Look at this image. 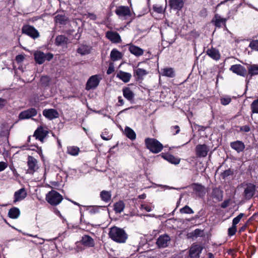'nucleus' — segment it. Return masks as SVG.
Listing matches in <instances>:
<instances>
[{
  "instance_id": "f257e3e1",
  "label": "nucleus",
  "mask_w": 258,
  "mask_h": 258,
  "mask_svg": "<svg viewBox=\"0 0 258 258\" xmlns=\"http://www.w3.org/2000/svg\"><path fill=\"white\" fill-rule=\"evenodd\" d=\"M108 235L111 239L119 243H125L128 238V235L125 231L115 226L109 229Z\"/></svg>"
},
{
  "instance_id": "f03ea898",
  "label": "nucleus",
  "mask_w": 258,
  "mask_h": 258,
  "mask_svg": "<svg viewBox=\"0 0 258 258\" xmlns=\"http://www.w3.org/2000/svg\"><path fill=\"white\" fill-rule=\"evenodd\" d=\"M145 147L153 154H158L161 152L164 146L155 138H146L144 141Z\"/></svg>"
},
{
  "instance_id": "7ed1b4c3",
  "label": "nucleus",
  "mask_w": 258,
  "mask_h": 258,
  "mask_svg": "<svg viewBox=\"0 0 258 258\" xmlns=\"http://www.w3.org/2000/svg\"><path fill=\"white\" fill-rule=\"evenodd\" d=\"M63 200L62 196L57 191L51 190L46 195V201L51 206H56Z\"/></svg>"
},
{
  "instance_id": "20e7f679",
  "label": "nucleus",
  "mask_w": 258,
  "mask_h": 258,
  "mask_svg": "<svg viewBox=\"0 0 258 258\" xmlns=\"http://www.w3.org/2000/svg\"><path fill=\"white\" fill-rule=\"evenodd\" d=\"M22 33L35 39L39 37L38 30L33 26L25 24L22 28Z\"/></svg>"
},
{
  "instance_id": "39448f33",
  "label": "nucleus",
  "mask_w": 258,
  "mask_h": 258,
  "mask_svg": "<svg viewBox=\"0 0 258 258\" xmlns=\"http://www.w3.org/2000/svg\"><path fill=\"white\" fill-rule=\"evenodd\" d=\"M243 197L246 200H249L254 196L256 191V185L252 183H247L245 184Z\"/></svg>"
},
{
  "instance_id": "423d86ee",
  "label": "nucleus",
  "mask_w": 258,
  "mask_h": 258,
  "mask_svg": "<svg viewBox=\"0 0 258 258\" xmlns=\"http://www.w3.org/2000/svg\"><path fill=\"white\" fill-rule=\"evenodd\" d=\"M140 63L139 62L137 67H133V76L136 81L140 83L143 81L144 77L148 74L146 70L138 67Z\"/></svg>"
},
{
  "instance_id": "0eeeda50",
  "label": "nucleus",
  "mask_w": 258,
  "mask_h": 258,
  "mask_svg": "<svg viewBox=\"0 0 258 258\" xmlns=\"http://www.w3.org/2000/svg\"><path fill=\"white\" fill-rule=\"evenodd\" d=\"M27 164L28 167L27 170V173L33 174L39 168L37 160L32 156H28Z\"/></svg>"
},
{
  "instance_id": "6e6552de",
  "label": "nucleus",
  "mask_w": 258,
  "mask_h": 258,
  "mask_svg": "<svg viewBox=\"0 0 258 258\" xmlns=\"http://www.w3.org/2000/svg\"><path fill=\"white\" fill-rule=\"evenodd\" d=\"M101 78L95 75L90 77L88 80L86 85V90L87 91L95 89L100 83Z\"/></svg>"
},
{
  "instance_id": "1a4fd4ad",
  "label": "nucleus",
  "mask_w": 258,
  "mask_h": 258,
  "mask_svg": "<svg viewBox=\"0 0 258 258\" xmlns=\"http://www.w3.org/2000/svg\"><path fill=\"white\" fill-rule=\"evenodd\" d=\"M48 133L49 132L47 130L44 129L43 126H40L35 131L33 137H35L36 140L43 143L44 139L47 136Z\"/></svg>"
},
{
  "instance_id": "9d476101",
  "label": "nucleus",
  "mask_w": 258,
  "mask_h": 258,
  "mask_svg": "<svg viewBox=\"0 0 258 258\" xmlns=\"http://www.w3.org/2000/svg\"><path fill=\"white\" fill-rule=\"evenodd\" d=\"M195 151L198 157H205L209 151V148L206 144H199L196 147Z\"/></svg>"
},
{
  "instance_id": "9b49d317",
  "label": "nucleus",
  "mask_w": 258,
  "mask_h": 258,
  "mask_svg": "<svg viewBox=\"0 0 258 258\" xmlns=\"http://www.w3.org/2000/svg\"><path fill=\"white\" fill-rule=\"evenodd\" d=\"M37 114L36 109L34 108H30L20 112L19 115L20 119H29L31 117L35 116Z\"/></svg>"
},
{
  "instance_id": "f8f14e48",
  "label": "nucleus",
  "mask_w": 258,
  "mask_h": 258,
  "mask_svg": "<svg viewBox=\"0 0 258 258\" xmlns=\"http://www.w3.org/2000/svg\"><path fill=\"white\" fill-rule=\"evenodd\" d=\"M229 18V17L226 18H221L219 15L216 14L212 19L211 22L218 28H221L222 26L226 27V22Z\"/></svg>"
},
{
  "instance_id": "ddd939ff",
  "label": "nucleus",
  "mask_w": 258,
  "mask_h": 258,
  "mask_svg": "<svg viewBox=\"0 0 258 258\" xmlns=\"http://www.w3.org/2000/svg\"><path fill=\"white\" fill-rule=\"evenodd\" d=\"M230 70L237 75L242 77H245L247 74L246 69L240 64L231 66Z\"/></svg>"
},
{
  "instance_id": "4468645a",
  "label": "nucleus",
  "mask_w": 258,
  "mask_h": 258,
  "mask_svg": "<svg viewBox=\"0 0 258 258\" xmlns=\"http://www.w3.org/2000/svg\"><path fill=\"white\" fill-rule=\"evenodd\" d=\"M168 5L170 9L174 11H180L184 5V0H169Z\"/></svg>"
},
{
  "instance_id": "2eb2a0df",
  "label": "nucleus",
  "mask_w": 258,
  "mask_h": 258,
  "mask_svg": "<svg viewBox=\"0 0 258 258\" xmlns=\"http://www.w3.org/2000/svg\"><path fill=\"white\" fill-rule=\"evenodd\" d=\"M106 37L112 43H118L121 42L119 34L116 31H108L106 33Z\"/></svg>"
},
{
  "instance_id": "dca6fc26",
  "label": "nucleus",
  "mask_w": 258,
  "mask_h": 258,
  "mask_svg": "<svg viewBox=\"0 0 258 258\" xmlns=\"http://www.w3.org/2000/svg\"><path fill=\"white\" fill-rule=\"evenodd\" d=\"M206 54L212 59L218 61L221 58V54L219 50L215 47H211L206 51Z\"/></svg>"
},
{
  "instance_id": "f3484780",
  "label": "nucleus",
  "mask_w": 258,
  "mask_h": 258,
  "mask_svg": "<svg viewBox=\"0 0 258 258\" xmlns=\"http://www.w3.org/2000/svg\"><path fill=\"white\" fill-rule=\"evenodd\" d=\"M43 115L47 119L52 120L59 117L58 111L55 109H45L42 112Z\"/></svg>"
},
{
  "instance_id": "a211bd4d",
  "label": "nucleus",
  "mask_w": 258,
  "mask_h": 258,
  "mask_svg": "<svg viewBox=\"0 0 258 258\" xmlns=\"http://www.w3.org/2000/svg\"><path fill=\"white\" fill-rule=\"evenodd\" d=\"M80 243L83 246L87 247H93L95 246L94 239L88 235H84L82 237Z\"/></svg>"
},
{
  "instance_id": "6ab92c4d",
  "label": "nucleus",
  "mask_w": 258,
  "mask_h": 258,
  "mask_svg": "<svg viewBox=\"0 0 258 258\" xmlns=\"http://www.w3.org/2000/svg\"><path fill=\"white\" fill-rule=\"evenodd\" d=\"M159 156H161L164 160L167 161L171 164L177 165L180 163V159L177 157H175L173 155L169 153H162Z\"/></svg>"
},
{
  "instance_id": "aec40b11",
  "label": "nucleus",
  "mask_w": 258,
  "mask_h": 258,
  "mask_svg": "<svg viewBox=\"0 0 258 258\" xmlns=\"http://www.w3.org/2000/svg\"><path fill=\"white\" fill-rule=\"evenodd\" d=\"M27 195V193L25 188H22L14 193V203H16L17 202H19L23 200Z\"/></svg>"
},
{
  "instance_id": "412c9836",
  "label": "nucleus",
  "mask_w": 258,
  "mask_h": 258,
  "mask_svg": "<svg viewBox=\"0 0 258 258\" xmlns=\"http://www.w3.org/2000/svg\"><path fill=\"white\" fill-rule=\"evenodd\" d=\"M116 14L119 16H131V10L127 6H119L115 11Z\"/></svg>"
},
{
  "instance_id": "4be33fe9",
  "label": "nucleus",
  "mask_w": 258,
  "mask_h": 258,
  "mask_svg": "<svg viewBox=\"0 0 258 258\" xmlns=\"http://www.w3.org/2000/svg\"><path fill=\"white\" fill-rule=\"evenodd\" d=\"M230 146L232 149L238 153L243 152L245 147L244 143L239 140L231 142Z\"/></svg>"
},
{
  "instance_id": "5701e85b",
  "label": "nucleus",
  "mask_w": 258,
  "mask_h": 258,
  "mask_svg": "<svg viewBox=\"0 0 258 258\" xmlns=\"http://www.w3.org/2000/svg\"><path fill=\"white\" fill-rule=\"evenodd\" d=\"M170 240L169 235L164 234L160 235L157 240L156 244L159 247L164 248L168 246L167 242Z\"/></svg>"
},
{
  "instance_id": "b1692460",
  "label": "nucleus",
  "mask_w": 258,
  "mask_h": 258,
  "mask_svg": "<svg viewBox=\"0 0 258 258\" xmlns=\"http://www.w3.org/2000/svg\"><path fill=\"white\" fill-rule=\"evenodd\" d=\"M202 250L203 247L200 245L192 246L189 250V255L191 258H199Z\"/></svg>"
},
{
  "instance_id": "393cba45",
  "label": "nucleus",
  "mask_w": 258,
  "mask_h": 258,
  "mask_svg": "<svg viewBox=\"0 0 258 258\" xmlns=\"http://www.w3.org/2000/svg\"><path fill=\"white\" fill-rule=\"evenodd\" d=\"M127 45L128 46L129 51L136 56H140L143 54L144 50L139 46L134 45L132 43L128 44Z\"/></svg>"
},
{
  "instance_id": "a878e982",
  "label": "nucleus",
  "mask_w": 258,
  "mask_h": 258,
  "mask_svg": "<svg viewBox=\"0 0 258 258\" xmlns=\"http://www.w3.org/2000/svg\"><path fill=\"white\" fill-rule=\"evenodd\" d=\"M122 93L123 97L129 101L132 102L134 100L135 94L130 88L127 87H123L122 88Z\"/></svg>"
},
{
  "instance_id": "bb28decb",
  "label": "nucleus",
  "mask_w": 258,
  "mask_h": 258,
  "mask_svg": "<svg viewBox=\"0 0 258 258\" xmlns=\"http://www.w3.org/2000/svg\"><path fill=\"white\" fill-rule=\"evenodd\" d=\"M68 38L63 35H59L56 37L55 44L56 46H63L67 45L68 43Z\"/></svg>"
},
{
  "instance_id": "cd10ccee",
  "label": "nucleus",
  "mask_w": 258,
  "mask_h": 258,
  "mask_svg": "<svg viewBox=\"0 0 258 258\" xmlns=\"http://www.w3.org/2000/svg\"><path fill=\"white\" fill-rule=\"evenodd\" d=\"M55 22L60 25H65L68 21L69 18L65 15L62 14H58L54 17Z\"/></svg>"
},
{
  "instance_id": "c85d7f7f",
  "label": "nucleus",
  "mask_w": 258,
  "mask_h": 258,
  "mask_svg": "<svg viewBox=\"0 0 258 258\" xmlns=\"http://www.w3.org/2000/svg\"><path fill=\"white\" fill-rule=\"evenodd\" d=\"M212 197L218 202L222 201L223 197V191L218 188L213 189Z\"/></svg>"
},
{
  "instance_id": "c756f323",
  "label": "nucleus",
  "mask_w": 258,
  "mask_h": 258,
  "mask_svg": "<svg viewBox=\"0 0 258 258\" xmlns=\"http://www.w3.org/2000/svg\"><path fill=\"white\" fill-rule=\"evenodd\" d=\"M117 77L122 80L124 83H127L130 81L132 75L129 73L120 71L117 74Z\"/></svg>"
},
{
  "instance_id": "7c9ffc66",
  "label": "nucleus",
  "mask_w": 258,
  "mask_h": 258,
  "mask_svg": "<svg viewBox=\"0 0 258 258\" xmlns=\"http://www.w3.org/2000/svg\"><path fill=\"white\" fill-rule=\"evenodd\" d=\"M162 75L169 78H174L175 76V72L172 68H166L161 70Z\"/></svg>"
},
{
  "instance_id": "2f4dec72",
  "label": "nucleus",
  "mask_w": 258,
  "mask_h": 258,
  "mask_svg": "<svg viewBox=\"0 0 258 258\" xmlns=\"http://www.w3.org/2000/svg\"><path fill=\"white\" fill-rule=\"evenodd\" d=\"M20 215V211L17 207H13L9 210L8 216L11 219H17Z\"/></svg>"
},
{
  "instance_id": "473e14b6",
  "label": "nucleus",
  "mask_w": 258,
  "mask_h": 258,
  "mask_svg": "<svg viewBox=\"0 0 258 258\" xmlns=\"http://www.w3.org/2000/svg\"><path fill=\"white\" fill-rule=\"evenodd\" d=\"M124 133L125 136L132 141H134L136 139V133L129 126L125 127Z\"/></svg>"
},
{
  "instance_id": "72a5a7b5",
  "label": "nucleus",
  "mask_w": 258,
  "mask_h": 258,
  "mask_svg": "<svg viewBox=\"0 0 258 258\" xmlns=\"http://www.w3.org/2000/svg\"><path fill=\"white\" fill-rule=\"evenodd\" d=\"M122 57V54L121 52L117 50L116 49H113L110 53V58L113 61H116L121 59Z\"/></svg>"
},
{
  "instance_id": "f704fd0d",
  "label": "nucleus",
  "mask_w": 258,
  "mask_h": 258,
  "mask_svg": "<svg viewBox=\"0 0 258 258\" xmlns=\"http://www.w3.org/2000/svg\"><path fill=\"white\" fill-rule=\"evenodd\" d=\"M77 53L85 55L88 54L91 52V47L87 45H82L77 49Z\"/></svg>"
},
{
  "instance_id": "c9c22d12",
  "label": "nucleus",
  "mask_w": 258,
  "mask_h": 258,
  "mask_svg": "<svg viewBox=\"0 0 258 258\" xmlns=\"http://www.w3.org/2000/svg\"><path fill=\"white\" fill-rule=\"evenodd\" d=\"M125 207V204L122 201H119L114 204L113 210L115 213H120L122 212Z\"/></svg>"
},
{
  "instance_id": "e433bc0d",
  "label": "nucleus",
  "mask_w": 258,
  "mask_h": 258,
  "mask_svg": "<svg viewBox=\"0 0 258 258\" xmlns=\"http://www.w3.org/2000/svg\"><path fill=\"white\" fill-rule=\"evenodd\" d=\"M50 81V77L47 75L42 76L40 79L41 86L44 88L48 87L49 86Z\"/></svg>"
},
{
  "instance_id": "4c0bfd02",
  "label": "nucleus",
  "mask_w": 258,
  "mask_h": 258,
  "mask_svg": "<svg viewBox=\"0 0 258 258\" xmlns=\"http://www.w3.org/2000/svg\"><path fill=\"white\" fill-rule=\"evenodd\" d=\"M34 58L36 62L39 64H42L45 61L44 53L39 51L34 54Z\"/></svg>"
},
{
  "instance_id": "58836bf2",
  "label": "nucleus",
  "mask_w": 258,
  "mask_h": 258,
  "mask_svg": "<svg viewBox=\"0 0 258 258\" xmlns=\"http://www.w3.org/2000/svg\"><path fill=\"white\" fill-rule=\"evenodd\" d=\"M100 195L101 200L106 203H108L111 200V195L110 191L102 190L101 191Z\"/></svg>"
},
{
  "instance_id": "ea45409f",
  "label": "nucleus",
  "mask_w": 258,
  "mask_h": 258,
  "mask_svg": "<svg viewBox=\"0 0 258 258\" xmlns=\"http://www.w3.org/2000/svg\"><path fill=\"white\" fill-rule=\"evenodd\" d=\"M192 189L199 196L204 192V186L200 184L194 183L192 185Z\"/></svg>"
},
{
  "instance_id": "a19ab883",
  "label": "nucleus",
  "mask_w": 258,
  "mask_h": 258,
  "mask_svg": "<svg viewBox=\"0 0 258 258\" xmlns=\"http://www.w3.org/2000/svg\"><path fill=\"white\" fill-rule=\"evenodd\" d=\"M80 152V148L77 146H70L67 148V153L72 156L78 155Z\"/></svg>"
},
{
  "instance_id": "79ce46f5",
  "label": "nucleus",
  "mask_w": 258,
  "mask_h": 258,
  "mask_svg": "<svg viewBox=\"0 0 258 258\" xmlns=\"http://www.w3.org/2000/svg\"><path fill=\"white\" fill-rule=\"evenodd\" d=\"M248 74L252 77L258 75V66L251 64L248 68Z\"/></svg>"
},
{
  "instance_id": "37998d69",
  "label": "nucleus",
  "mask_w": 258,
  "mask_h": 258,
  "mask_svg": "<svg viewBox=\"0 0 258 258\" xmlns=\"http://www.w3.org/2000/svg\"><path fill=\"white\" fill-rule=\"evenodd\" d=\"M203 233V230H202L200 229H196L192 232L189 233L188 234V235H189V237L190 238H194V237L197 238L199 236H202Z\"/></svg>"
},
{
  "instance_id": "c03bdc74",
  "label": "nucleus",
  "mask_w": 258,
  "mask_h": 258,
  "mask_svg": "<svg viewBox=\"0 0 258 258\" xmlns=\"http://www.w3.org/2000/svg\"><path fill=\"white\" fill-rule=\"evenodd\" d=\"M250 108L253 113H258V98L253 100L250 104Z\"/></svg>"
},
{
  "instance_id": "a18cd8bd",
  "label": "nucleus",
  "mask_w": 258,
  "mask_h": 258,
  "mask_svg": "<svg viewBox=\"0 0 258 258\" xmlns=\"http://www.w3.org/2000/svg\"><path fill=\"white\" fill-rule=\"evenodd\" d=\"M234 174L233 170L230 168L224 171L220 174L221 177L223 179H225L228 176L232 175Z\"/></svg>"
},
{
  "instance_id": "49530a36",
  "label": "nucleus",
  "mask_w": 258,
  "mask_h": 258,
  "mask_svg": "<svg viewBox=\"0 0 258 258\" xmlns=\"http://www.w3.org/2000/svg\"><path fill=\"white\" fill-rule=\"evenodd\" d=\"M237 232V226L232 224V226L228 229V236L231 237L234 235Z\"/></svg>"
},
{
  "instance_id": "de8ad7c7",
  "label": "nucleus",
  "mask_w": 258,
  "mask_h": 258,
  "mask_svg": "<svg viewBox=\"0 0 258 258\" xmlns=\"http://www.w3.org/2000/svg\"><path fill=\"white\" fill-rule=\"evenodd\" d=\"M249 47L252 50L258 51V40H252L249 44Z\"/></svg>"
},
{
  "instance_id": "09e8293b",
  "label": "nucleus",
  "mask_w": 258,
  "mask_h": 258,
  "mask_svg": "<svg viewBox=\"0 0 258 258\" xmlns=\"http://www.w3.org/2000/svg\"><path fill=\"white\" fill-rule=\"evenodd\" d=\"M153 9L154 12L158 14L163 13L165 10V9H163V7L159 5H154L153 6Z\"/></svg>"
},
{
  "instance_id": "8fccbe9b",
  "label": "nucleus",
  "mask_w": 258,
  "mask_h": 258,
  "mask_svg": "<svg viewBox=\"0 0 258 258\" xmlns=\"http://www.w3.org/2000/svg\"><path fill=\"white\" fill-rule=\"evenodd\" d=\"M180 212L181 213L184 214H192L194 213V211L188 206L186 205L182 208L180 209Z\"/></svg>"
},
{
  "instance_id": "3c124183",
  "label": "nucleus",
  "mask_w": 258,
  "mask_h": 258,
  "mask_svg": "<svg viewBox=\"0 0 258 258\" xmlns=\"http://www.w3.org/2000/svg\"><path fill=\"white\" fill-rule=\"evenodd\" d=\"M244 216V214L240 213L237 216L235 217L232 220V225L236 226L240 222L241 218Z\"/></svg>"
},
{
  "instance_id": "603ef678",
  "label": "nucleus",
  "mask_w": 258,
  "mask_h": 258,
  "mask_svg": "<svg viewBox=\"0 0 258 258\" xmlns=\"http://www.w3.org/2000/svg\"><path fill=\"white\" fill-rule=\"evenodd\" d=\"M87 210L90 214H95L99 212L98 208L94 206H88Z\"/></svg>"
},
{
  "instance_id": "864d4df0",
  "label": "nucleus",
  "mask_w": 258,
  "mask_h": 258,
  "mask_svg": "<svg viewBox=\"0 0 258 258\" xmlns=\"http://www.w3.org/2000/svg\"><path fill=\"white\" fill-rule=\"evenodd\" d=\"M231 101V98L229 97H223L220 99L221 103L223 105L229 104Z\"/></svg>"
},
{
  "instance_id": "5fc2aeb1",
  "label": "nucleus",
  "mask_w": 258,
  "mask_h": 258,
  "mask_svg": "<svg viewBox=\"0 0 258 258\" xmlns=\"http://www.w3.org/2000/svg\"><path fill=\"white\" fill-rule=\"evenodd\" d=\"M170 130L173 135H175L178 134L180 132V127L177 125L172 126L170 128Z\"/></svg>"
},
{
  "instance_id": "6e6d98bb",
  "label": "nucleus",
  "mask_w": 258,
  "mask_h": 258,
  "mask_svg": "<svg viewBox=\"0 0 258 258\" xmlns=\"http://www.w3.org/2000/svg\"><path fill=\"white\" fill-rule=\"evenodd\" d=\"M250 131V126L248 125H245L240 127V131L247 133Z\"/></svg>"
},
{
  "instance_id": "4d7b16f0",
  "label": "nucleus",
  "mask_w": 258,
  "mask_h": 258,
  "mask_svg": "<svg viewBox=\"0 0 258 258\" xmlns=\"http://www.w3.org/2000/svg\"><path fill=\"white\" fill-rule=\"evenodd\" d=\"M248 222L246 221V222L243 225H242L241 227H240L239 228V230L238 231V234H240L242 232H244L246 230L247 227H248Z\"/></svg>"
},
{
  "instance_id": "13d9d810",
  "label": "nucleus",
  "mask_w": 258,
  "mask_h": 258,
  "mask_svg": "<svg viewBox=\"0 0 258 258\" xmlns=\"http://www.w3.org/2000/svg\"><path fill=\"white\" fill-rule=\"evenodd\" d=\"M114 72V68L112 63L109 64V67L107 70L106 73L107 75H110Z\"/></svg>"
},
{
  "instance_id": "bf43d9fd",
  "label": "nucleus",
  "mask_w": 258,
  "mask_h": 258,
  "mask_svg": "<svg viewBox=\"0 0 258 258\" xmlns=\"http://www.w3.org/2000/svg\"><path fill=\"white\" fill-rule=\"evenodd\" d=\"M230 202V199H227L224 200V201L221 203V207L223 209L227 208L229 206Z\"/></svg>"
},
{
  "instance_id": "052dcab7",
  "label": "nucleus",
  "mask_w": 258,
  "mask_h": 258,
  "mask_svg": "<svg viewBox=\"0 0 258 258\" xmlns=\"http://www.w3.org/2000/svg\"><path fill=\"white\" fill-rule=\"evenodd\" d=\"M45 60H47V61L51 60L53 57V54L50 52H48L46 54L44 53Z\"/></svg>"
},
{
  "instance_id": "680f3d73",
  "label": "nucleus",
  "mask_w": 258,
  "mask_h": 258,
  "mask_svg": "<svg viewBox=\"0 0 258 258\" xmlns=\"http://www.w3.org/2000/svg\"><path fill=\"white\" fill-rule=\"evenodd\" d=\"M7 101L6 99L0 98V109H3L7 104Z\"/></svg>"
},
{
  "instance_id": "e2e57ef3",
  "label": "nucleus",
  "mask_w": 258,
  "mask_h": 258,
  "mask_svg": "<svg viewBox=\"0 0 258 258\" xmlns=\"http://www.w3.org/2000/svg\"><path fill=\"white\" fill-rule=\"evenodd\" d=\"M7 167V163L3 161L0 162V172L4 171Z\"/></svg>"
},
{
  "instance_id": "0e129e2a",
  "label": "nucleus",
  "mask_w": 258,
  "mask_h": 258,
  "mask_svg": "<svg viewBox=\"0 0 258 258\" xmlns=\"http://www.w3.org/2000/svg\"><path fill=\"white\" fill-rule=\"evenodd\" d=\"M199 15L201 17H205L207 16V10L206 8H203L200 12Z\"/></svg>"
},
{
  "instance_id": "69168bd1",
  "label": "nucleus",
  "mask_w": 258,
  "mask_h": 258,
  "mask_svg": "<svg viewBox=\"0 0 258 258\" xmlns=\"http://www.w3.org/2000/svg\"><path fill=\"white\" fill-rule=\"evenodd\" d=\"M141 208L144 209L147 212H150L152 211L151 207L148 205H142Z\"/></svg>"
},
{
  "instance_id": "338daca9",
  "label": "nucleus",
  "mask_w": 258,
  "mask_h": 258,
  "mask_svg": "<svg viewBox=\"0 0 258 258\" xmlns=\"http://www.w3.org/2000/svg\"><path fill=\"white\" fill-rule=\"evenodd\" d=\"M24 59V56L21 54L18 55L16 56V60L18 62L22 61Z\"/></svg>"
},
{
  "instance_id": "774afa93",
  "label": "nucleus",
  "mask_w": 258,
  "mask_h": 258,
  "mask_svg": "<svg viewBox=\"0 0 258 258\" xmlns=\"http://www.w3.org/2000/svg\"><path fill=\"white\" fill-rule=\"evenodd\" d=\"M118 102L119 103L118 105V106H122L124 104V101L123 99L122 98L121 96L118 97Z\"/></svg>"
}]
</instances>
